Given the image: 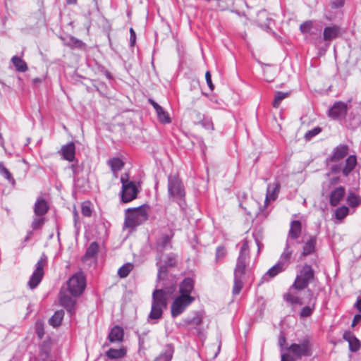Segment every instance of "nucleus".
Instances as JSON below:
<instances>
[{
    "instance_id": "f257e3e1",
    "label": "nucleus",
    "mask_w": 361,
    "mask_h": 361,
    "mask_svg": "<svg viewBox=\"0 0 361 361\" xmlns=\"http://www.w3.org/2000/svg\"><path fill=\"white\" fill-rule=\"evenodd\" d=\"M176 255L170 253L157 257V265L159 267L157 288L152 293L151 311L148 319L157 323L162 317L163 310L166 308L169 297L173 294L177 287V279L169 275L167 267L176 265Z\"/></svg>"
},
{
    "instance_id": "f03ea898",
    "label": "nucleus",
    "mask_w": 361,
    "mask_h": 361,
    "mask_svg": "<svg viewBox=\"0 0 361 361\" xmlns=\"http://www.w3.org/2000/svg\"><path fill=\"white\" fill-rule=\"evenodd\" d=\"M249 259L250 248L248 240L245 238L243 240L236 265L234 269L233 295L239 294L243 287V280L245 279L247 263Z\"/></svg>"
},
{
    "instance_id": "7ed1b4c3",
    "label": "nucleus",
    "mask_w": 361,
    "mask_h": 361,
    "mask_svg": "<svg viewBox=\"0 0 361 361\" xmlns=\"http://www.w3.org/2000/svg\"><path fill=\"white\" fill-rule=\"evenodd\" d=\"M168 195L169 199L177 202L182 209L185 208V188L182 180L176 175L170 174L168 176Z\"/></svg>"
},
{
    "instance_id": "20e7f679",
    "label": "nucleus",
    "mask_w": 361,
    "mask_h": 361,
    "mask_svg": "<svg viewBox=\"0 0 361 361\" xmlns=\"http://www.w3.org/2000/svg\"><path fill=\"white\" fill-rule=\"evenodd\" d=\"M314 279V271L309 264H305L297 274L291 289L302 290L305 289L308 284Z\"/></svg>"
},
{
    "instance_id": "39448f33",
    "label": "nucleus",
    "mask_w": 361,
    "mask_h": 361,
    "mask_svg": "<svg viewBox=\"0 0 361 361\" xmlns=\"http://www.w3.org/2000/svg\"><path fill=\"white\" fill-rule=\"evenodd\" d=\"M286 350L296 359H301L302 357H310L312 354V343L309 337H305L298 343H292Z\"/></svg>"
},
{
    "instance_id": "423d86ee",
    "label": "nucleus",
    "mask_w": 361,
    "mask_h": 361,
    "mask_svg": "<svg viewBox=\"0 0 361 361\" xmlns=\"http://www.w3.org/2000/svg\"><path fill=\"white\" fill-rule=\"evenodd\" d=\"M195 298L192 295H179L173 301L171 306V317L175 318L181 314Z\"/></svg>"
},
{
    "instance_id": "0eeeda50",
    "label": "nucleus",
    "mask_w": 361,
    "mask_h": 361,
    "mask_svg": "<svg viewBox=\"0 0 361 361\" xmlns=\"http://www.w3.org/2000/svg\"><path fill=\"white\" fill-rule=\"evenodd\" d=\"M121 182L122 183L121 192V202L127 203L135 199V183L132 180H129L128 173L121 175Z\"/></svg>"
},
{
    "instance_id": "6e6552de",
    "label": "nucleus",
    "mask_w": 361,
    "mask_h": 361,
    "mask_svg": "<svg viewBox=\"0 0 361 361\" xmlns=\"http://www.w3.org/2000/svg\"><path fill=\"white\" fill-rule=\"evenodd\" d=\"M86 286V280L82 272L79 271L73 274L68 281V288L73 296H78L84 291Z\"/></svg>"
},
{
    "instance_id": "1a4fd4ad",
    "label": "nucleus",
    "mask_w": 361,
    "mask_h": 361,
    "mask_svg": "<svg viewBox=\"0 0 361 361\" xmlns=\"http://www.w3.org/2000/svg\"><path fill=\"white\" fill-rule=\"evenodd\" d=\"M47 256L42 254L37 262L35 269L27 282V286L30 289H35L41 282L44 274V268L47 264Z\"/></svg>"
},
{
    "instance_id": "9d476101",
    "label": "nucleus",
    "mask_w": 361,
    "mask_h": 361,
    "mask_svg": "<svg viewBox=\"0 0 361 361\" xmlns=\"http://www.w3.org/2000/svg\"><path fill=\"white\" fill-rule=\"evenodd\" d=\"M180 325L187 328L188 331L195 329L200 337L205 335L206 329L202 326V317L199 312H196L192 318H185Z\"/></svg>"
},
{
    "instance_id": "9b49d317",
    "label": "nucleus",
    "mask_w": 361,
    "mask_h": 361,
    "mask_svg": "<svg viewBox=\"0 0 361 361\" xmlns=\"http://www.w3.org/2000/svg\"><path fill=\"white\" fill-rule=\"evenodd\" d=\"M357 164V158L355 155H350L345 161V164L333 165L331 167V171L333 173L342 172L344 176H348L355 168Z\"/></svg>"
},
{
    "instance_id": "f8f14e48",
    "label": "nucleus",
    "mask_w": 361,
    "mask_h": 361,
    "mask_svg": "<svg viewBox=\"0 0 361 361\" xmlns=\"http://www.w3.org/2000/svg\"><path fill=\"white\" fill-rule=\"evenodd\" d=\"M348 111V104L344 102L338 101L329 109L327 115L333 120L342 121L345 118Z\"/></svg>"
},
{
    "instance_id": "ddd939ff",
    "label": "nucleus",
    "mask_w": 361,
    "mask_h": 361,
    "mask_svg": "<svg viewBox=\"0 0 361 361\" xmlns=\"http://www.w3.org/2000/svg\"><path fill=\"white\" fill-rule=\"evenodd\" d=\"M296 243H300V241L295 242H289L286 240V247L284 248L283 252L281 255L279 262L280 263H283V265L286 268L289 266L291 262L292 255L293 253V247Z\"/></svg>"
},
{
    "instance_id": "4468645a",
    "label": "nucleus",
    "mask_w": 361,
    "mask_h": 361,
    "mask_svg": "<svg viewBox=\"0 0 361 361\" xmlns=\"http://www.w3.org/2000/svg\"><path fill=\"white\" fill-rule=\"evenodd\" d=\"M348 151L349 147L347 145H339L334 149L332 154L327 159L331 162L340 161L347 156Z\"/></svg>"
},
{
    "instance_id": "2eb2a0df",
    "label": "nucleus",
    "mask_w": 361,
    "mask_h": 361,
    "mask_svg": "<svg viewBox=\"0 0 361 361\" xmlns=\"http://www.w3.org/2000/svg\"><path fill=\"white\" fill-rule=\"evenodd\" d=\"M302 233V224L298 220H294L290 222V229L288 231L286 240L294 242L298 240Z\"/></svg>"
},
{
    "instance_id": "dca6fc26",
    "label": "nucleus",
    "mask_w": 361,
    "mask_h": 361,
    "mask_svg": "<svg viewBox=\"0 0 361 361\" xmlns=\"http://www.w3.org/2000/svg\"><path fill=\"white\" fill-rule=\"evenodd\" d=\"M135 227V207L128 208L126 210L125 221L123 229L128 230L131 233Z\"/></svg>"
},
{
    "instance_id": "f3484780",
    "label": "nucleus",
    "mask_w": 361,
    "mask_h": 361,
    "mask_svg": "<svg viewBox=\"0 0 361 361\" xmlns=\"http://www.w3.org/2000/svg\"><path fill=\"white\" fill-rule=\"evenodd\" d=\"M173 237V231H170L169 233H162L161 237L157 239L156 247L158 252H163L167 247L171 248V240Z\"/></svg>"
},
{
    "instance_id": "a211bd4d",
    "label": "nucleus",
    "mask_w": 361,
    "mask_h": 361,
    "mask_svg": "<svg viewBox=\"0 0 361 361\" xmlns=\"http://www.w3.org/2000/svg\"><path fill=\"white\" fill-rule=\"evenodd\" d=\"M59 301L60 304L63 306L71 314L75 313V306L76 302L75 299L68 295L66 293L61 291Z\"/></svg>"
},
{
    "instance_id": "6ab92c4d",
    "label": "nucleus",
    "mask_w": 361,
    "mask_h": 361,
    "mask_svg": "<svg viewBox=\"0 0 361 361\" xmlns=\"http://www.w3.org/2000/svg\"><path fill=\"white\" fill-rule=\"evenodd\" d=\"M307 293L310 296V300L308 302V305L302 307L300 312V317L305 318L310 317L314 312L315 309V303L317 300V298H313V291L310 289H307Z\"/></svg>"
},
{
    "instance_id": "aec40b11",
    "label": "nucleus",
    "mask_w": 361,
    "mask_h": 361,
    "mask_svg": "<svg viewBox=\"0 0 361 361\" xmlns=\"http://www.w3.org/2000/svg\"><path fill=\"white\" fill-rule=\"evenodd\" d=\"M287 268L280 263L279 261L275 265L271 267L262 276L264 281H269L271 279L276 276L280 273L284 271Z\"/></svg>"
},
{
    "instance_id": "412c9836",
    "label": "nucleus",
    "mask_w": 361,
    "mask_h": 361,
    "mask_svg": "<svg viewBox=\"0 0 361 361\" xmlns=\"http://www.w3.org/2000/svg\"><path fill=\"white\" fill-rule=\"evenodd\" d=\"M151 207L149 204H144L137 207V226L145 223L148 220Z\"/></svg>"
},
{
    "instance_id": "4be33fe9",
    "label": "nucleus",
    "mask_w": 361,
    "mask_h": 361,
    "mask_svg": "<svg viewBox=\"0 0 361 361\" xmlns=\"http://www.w3.org/2000/svg\"><path fill=\"white\" fill-rule=\"evenodd\" d=\"M49 206L46 200L39 197L34 204L35 216H44L49 211Z\"/></svg>"
},
{
    "instance_id": "5701e85b",
    "label": "nucleus",
    "mask_w": 361,
    "mask_h": 361,
    "mask_svg": "<svg viewBox=\"0 0 361 361\" xmlns=\"http://www.w3.org/2000/svg\"><path fill=\"white\" fill-rule=\"evenodd\" d=\"M345 190L343 186H339L333 190L330 194L329 203L331 206H337L344 197Z\"/></svg>"
},
{
    "instance_id": "b1692460",
    "label": "nucleus",
    "mask_w": 361,
    "mask_h": 361,
    "mask_svg": "<svg viewBox=\"0 0 361 361\" xmlns=\"http://www.w3.org/2000/svg\"><path fill=\"white\" fill-rule=\"evenodd\" d=\"M59 153L64 159L68 161H73L75 159V144L73 142H69L68 144L62 146Z\"/></svg>"
},
{
    "instance_id": "393cba45",
    "label": "nucleus",
    "mask_w": 361,
    "mask_h": 361,
    "mask_svg": "<svg viewBox=\"0 0 361 361\" xmlns=\"http://www.w3.org/2000/svg\"><path fill=\"white\" fill-rule=\"evenodd\" d=\"M317 240V238L316 235L310 236L309 239L303 245L301 254L302 257H306L314 252Z\"/></svg>"
},
{
    "instance_id": "a878e982",
    "label": "nucleus",
    "mask_w": 361,
    "mask_h": 361,
    "mask_svg": "<svg viewBox=\"0 0 361 361\" xmlns=\"http://www.w3.org/2000/svg\"><path fill=\"white\" fill-rule=\"evenodd\" d=\"M343 339L348 342L350 351L357 352L360 350L361 343L351 332H345L343 334Z\"/></svg>"
},
{
    "instance_id": "bb28decb",
    "label": "nucleus",
    "mask_w": 361,
    "mask_h": 361,
    "mask_svg": "<svg viewBox=\"0 0 361 361\" xmlns=\"http://www.w3.org/2000/svg\"><path fill=\"white\" fill-rule=\"evenodd\" d=\"M194 289V281L190 277L185 278L179 285L180 295H191Z\"/></svg>"
},
{
    "instance_id": "cd10ccee",
    "label": "nucleus",
    "mask_w": 361,
    "mask_h": 361,
    "mask_svg": "<svg viewBox=\"0 0 361 361\" xmlns=\"http://www.w3.org/2000/svg\"><path fill=\"white\" fill-rule=\"evenodd\" d=\"M174 352L171 344L166 345L163 351L155 358L154 361H171Z\"/></svg>"
},
{
    "instance_id": "c85d7f7f",
    "label": "nucleus",
    "mask_w": 361,
    "mask_h": 361,
    "mask_svg": "<svg viewBox=\"0 0 361 361\" xmlns=\"http://www.w3.org/2000/svg\"><path fill=\"white\" fill-rule=\"evenodd\" d=\"M107 164L111 168L114 178L118 177V171H121L124 166L123 161L119 158H112L109 159L107 161Z\"/></svg>"
},
{
    "instance_id": "c756f323",
    "label": "nucleus",
    "mask_w": 361,
    "mask_h": 361,
    "mask_svg": "<svg viewBox=\"0 0 361 361\" xmlns=\"http://www.w3.org/2000/svg\"><path fill=\"white\" fill-rule=\"evenodd\" d=\"M340 27L337 25L326 27L324 30L323 37L325 41H330L338 37Z\"/></svg>"
},
{
    "instance_id": "7c9ffc66",
    "label": "nucleus",
    "mask_w": 361,
    "mask_h": 361,
    "mask_svg": "<svg viewBox=\"0 0 361 361\" xmlns=\"http://www.w3.org/2000/svg\"><path fill=\"white\" fill-rule=\"evenodd\" d=\"M109 340L111 343L121 342L123 338V330L121 327L116 326L111 330L109 334Z\"/></svg>"
},
{
    "instance_id": "2f4dec72",
    "label": "nucleus",
    "mask_w": 361,
    "mask_h": 361,
    "mask_svg": "<svg viewBox=\"0 0 361 361\" xmlns=\"http://www.w3.org/2000/svg\"><path fill=\"white\" fill-rule=\"evenodd\" d=\"M279 185L275 184L274 185H269L267 190V195L265 199V204H267L270 200H275L279 192Z\"/></svg>"
},
{
    "instance_id": "473e14b6",
    "label": "nucleus",
    "mask_w": 361,
    "mask_h": 361,
    "mask_svg": "<svg viewBox=\"0 0 361 361\" xmlns=\"http://www.w3.org/2000/svg\"><path fill=\"white\" fill-rule=\"evenodd\" d=\"M63 316V310H61L56 311L54 315L49 319V324L53 327H58L61 325Z\"/></svg>"
},
{
    "instance_id": "72a5a7b5",
    "label": "nucleus",
    "mask_w": 361,
    "mask_h": 361,
    "mask_svg": "<svg viewBox=\"0 0 361 361\" xmlns=\"http://www.w3.org/2000/svg\"><path fill=\"white\" fill-rule=\"evenodd\" d=\"M11 62L18 72H25L27 70L26 63L17 56H14L11 58Z\"/></svg>"
},
{
    "instance_id": "f704fd0d",
    "label": "nucleus",
    "mask_w": 361,
    "mask_h": 361,
    "mask_svg": "<svg viewBox=\"0 0 361 361\" xmlns=\"http://www.w3.org/2000/svg\"><path fill=\"white\" fill-rule=\"evenodd\" d=\"M106 355L109 359L121 358L125 356L126 350L124 348H120V349L110 348L106 353Z\"/></svg>"
},
{
    "instance_id": "c9c22d12",
    "label": "nucleus",
    "mask_w": 361,
    "mask_h": 361,
    "mask_svg": "<svg viewBox=\"0 0 361 361\" xmlns=\"http://www.w3.org/2000/svg\"><path fill=\"white\" fill-rule=\"evenodd\" d=\"M157 118L159 121L161 123H170L171 122V119L168 114L161 106L160 110H156Z\"/></svg>"
},
{
    "instance_id": "e433bc0d",
    "label": "nucleus",
    "mask_w": 361,
    "mask_h": 361,
    "mask_svg": "<svg viewBox=\"0 0 361 361\" xmlns=\"http://www.w3.org/2000/svg\"><path fill=\"white\" fill-rule=\"evenodd\" d=\"M134 265L132 263H126L120 267L118 270V275L120 278H126L133 269Z\"/></svg>"
},
{
    "instance_id": "4c0bfd02",
    "label": "nucleus",
    "mask_w": 361,
    "mask_h": 361,
    "mask_svg": "<svg viewBox=\"0 0 361 361\" xmlns=\"http://www.w3.org/2000/svg\"><path fill=\"white\" fill-rule=\"evenodd\" d=\"M288 96H289L288 92H281V91L276 92L275 97L272 102L273 107L278 108L279 106V105L281 104V102H282V100H283Z\"/></svg>"
},
{
    "instance_id": "58836bf2",
    "label": "nucleus",
    "mask_w": 361,
    "mask_h": 361,
    "mask_svg": "<svg viewBox=\"0 0 361 361\" xmlns=\"http://www.w3.org/2000/svg\"><path fill=\"white\" fill-rule=\"evenodd\" d=\"M347 202L351 207H355L361 203V197L353 192H350L347 197Z\"/></svg>"
},
{
    "instance_id": "ea45409f",
    "label": "nucleus",
    "mask_w": 361,
    "mask_h": 361,
    "mask_svg": "<svg viewBox=\"0 0 361 361\" xmlns=\"http://www.w3.org/2000/svg\"><path fill=\"white\" fill-rule=\"evenodd\" d=\"M98 250H99L98 243L96 242H92L90 245V246L87 247L84 257L85 258H92V257H94L97 255Z\"/></svg>"
},
{
    "instance_id": "a19ab883",
    "label": "nucleus",
    "mask_w": 361,
    "mask_h": 361,
    "mask_svg": "<svg viewBox=\"0 0 361 361\" xmlns=\"http://www.w3.org/2000/svg\"><path fill=\"white\" fill-rule=\"evenodd\" d=\"M45 222L44 216H35L32 221L31 227L33 230L40 229Z\"/></svg>"
},
{
    "instance_id": "79ce46f5",
    "label": "nucleus",
    "mask_w": 361,
    "mask_h": 361,
    "mask_svg": "<svg viewBox=\"0 0 361 361\" xmlns=\"http://www.w3.org/2000/svg\"><path fill=\"white\" fill-rule=\"evenodd\" d=\"M284 300L287 301L288 302L290 303L291 305L298 304V305H302L303 302L299 297L294 295L293 294L290 293H288L284 295L283 296Z\"/></svg>"
},
{
    "instance_id": "37998d69",
    "label": "nucleus",
    "mask_w": 361,
    "mask_h": 361,
    "mask_svg": "<svg viewBox=\"0 0 361 361\" xmlns=\"http://www.w3.org/2000/svg\"><path fill=\"white\" fill-rule=\"evenodd\" d=\"M0 173L3 176L9 183L14 184L15 180L12 176L10 171L4 166L3 163L0 162Z\"/></svg>"
},
{
    "instance_id": "c03bdc74",
    "label": "nucleus",
    "mask_w": 361,
    "mask_h": 361,
    "mask_svg": "<svg viewBox=\"0 0 361 361\" xmlns=\"http://www.w3.org/2000/svg\"><path fill=\"white\" fill-rule=\"evenodd\" d=\"M349 209L346 206H342L336 209L335 216L337 219H344L348 214Z\"/></svg>"
},
{
    "instance_id": "a18cd8bd",
    "label": "nucleus",
    "mask_w": 361,
    "mask_h": 361,
    "mask_svg": "<svg viewBox=\"0 0 361 361\" xmlns=\"http://www.w3.org/2000/svg\"><path fill=\"white\" fill-rule=\"evenodd\" d=\"M322 132V128L315 127L313 129L308 130L304 135L305 139L307 141L311 140L314 137L317 135L319 133Z\"/></svg>"
},
{
    "instance_id": "49530a36",
    "label": "nucleus",
    "mask_w": 361,
    "mask_h": 361,
    "mask_svg": "<svg viewBox=\"0 0 361 361\" xmlns=\"http://www.w3.org/2000/svg\"><path fill=\"white\" fill-rule=\"evenodd\" d=\"M226 255V250L224 247L219 246L216 250L215 259L218 262L223 259Z\"/></svg>"
},
{
    "instance_id": "de8ad7c7",
    "label": "nucleus",
    "mask_w": 361,
    "mask_h": 361,
    "mask_svg": "<svg viewBox=\"0 0 361 361\" xmlns=\"http://www.w3.org/2000/svg\"><path fill=\"white\" fill-rule=\"evenodd\" d=\"M200 123H201L202 126L207 130H213L214 126L213 123L212 121V119L209 117H206L204 116H202V119L200 121Z\"/></svg>"
},
{
    "instance_id": "09e8293b",
    "label": "nucleus",
    "mask_w": 361,
    "mask_h": 361,
    "mask_svg": "<svg viewBox=\"0 0 361 361\" xmlns=\"http://www.w3.org/2000/svg\"><path fill=\"white\" fill-rule=\"evenodd\" d=\"M68 44L69 46H72V47H77V48H82L85 45L84 43L81 40H80L74 37H71L69 38Z\"/></svg>"
},
{
    "instance_id": "8fccbe9b",
    "label": "nucleus",
    "mask_w": 361,
    "mask_h": 361,
    "mask_svg": "<svg viewBox=\"0 0 361 361\" xmlns=\"http://www.w3.org/2000/svg\"><path fill=\"white\" fill-rule=\"evenodd\" d=\"M81 212L85 216H90L92 214V209L89 202H85L82 205Z\"/></svg>"
},
{
    "instance_id": "3c124183",
    "label": "nucleus",
    "mask_w": 361,
    "mask_h": 361,
    "mask_svg": "<svg viewBox=\"0 0 361 361\" xmlns=\"http://www.w3.org/2000/svg\"><path fill=\"white\" fill-rule=\"evenodd\" d=\"M312 27V23L310 21H306L302 23L300 26V30L302 33L309 32Z\"/></svg>"
},
{
    "instance_id": "603ef678",
    "label": "nucleus",
    "mask_w": 361,
    "mask_h": 361,
    "mask_svg": "<svg viewBox=\"0 0 361 361\" xmlns=\"http://www.w3.org/2000/svg\"><path fill=\"white\" fill-rule=\"evenodd\" d=\"M331 7L333 9L340 8L343 6L344 1L343 0H333L331 2Z\"/></svg>"
},
{
    "instance_id": "864d4df0",
    "label": "nucleus",
    "mask_w": 361,
    "mask_h": 361,
    "mask_svg": "<svg viewBox=\"0 0 361 361\" xmlns=\"http://www.w3.org/2000/svg\"><path fill=\"white\" fill-rule=\"evenodd\" d=\"M205 78H206V81H207V84L208 87H209L210 90L212 91L214 89V85L212 83V76H211V73L209 71L206 72Z\"/></svg>"
},
{
    "instance_id": "5fc2aeb1",
    "label": "nucleus",
    "mask_w": 361,
    "mask_h": 361,
    "mask_svg": "<svg viewBox=\"0 0 361 361\" xmlns=\"http://www.w3.org/2000/svg\"><path fill=\"white\" fill-rule=\"evenodd\" d=\"M295 359L290 353L281 355V361H295Z\"/></svg>"
},
{
    "instance_id": "6e6d98bb",
    "label": "nucleus",
    "mask_w": 361,
    "mask_h": 361,
    "mask_svg": "<svg viewBox=\"0 0 361 361\" xmlns=\"http://www.w3.org/2000/svg\"><path fill=\"white\" fill-rule=\"evenodd\" d=\"M252 235H253L255 243L258 247V251H259L261 249V247L262 246V244L261 243L260 239H259V233H257L254 232L252 233Z\"/></svg>"
},
{
    "instance_id": "4d7b16f0",
    "label": "nucleus",
    "mask_w": 361,
    "mask_h": 361,
    "mask_svg": "<svg viewBox=\"0 0 361 361\" xmlns=\"http://www.w3.org/2000/svg\"><path fill=\"white\" fill-rule=\"evenodd\" d=\"M130 44H131V46H133L135 43V32L134 31V29L133 27H131L130 29Z\"/></svg>"
},
{
    "instance_id": "13d9d810",
    "label": "nucleus",
    "mask_w": 361,
    "mask_h": 361,
    "mask_svg": "<svg viewBox=\"0 0 361 361\" xmlns=\"http://www.w3.org/2000/svg\"><path fill=\"white\" fill-rule=\"evenodd\" d=\"M361 321V314H355L354 319L352 322V326H355L357 324H358Z\"/></svg>"
},
{
    "instance_id": "bf43d9fd",
    "label": "nucleus",
    "mask_w": 361,
    "mask_h": 361,
    "mask_svg": "<svg viewBox=\"0 0 361 361\" xmlns=\"http://www.w3.org/2000/svg\"><path fill=\"white\" fill-rule=\"evenodd\" d=\"M148 102L152 105L154 110H160V105L157 104L155 101H154L152 99L149 98L148 99Z\"/></svg>"
},
{
    "instance_id": "052dcab7",
    "label": "nucleus",
    "mask_w": 361,
    "mask_h": 361,
    "mask_svg": "<svg viewBox=\"0 0 361 361\" xmlns=\"http://www.w3.org/2000/svg\"><path fill=\"white\" fill-rule=\"evenodd\" d=\"M148 102L152 105L154 110H160V105L157 104L155 101H154L152 99L149 98L148 99Z\"/></svg>"
},
{
    "instance_id": "680f3d73",
    "label": "nucleus",
    "mask_w": 361,
    "mask_h": 361,
    "mask_svg": "<svg viewBox=\"0 0 361 361\" xmlns=\"http://www.w3.org/2000/svg\"><path fill=\"white\" fill-rule=\"evenodd\" d=\"M286 337L283 335H281L280 337H279V346L283 348V345L286 344Z\"/></svg>"
},
{
    "instance_id": "e2e57ef3",
    "label": "nucleus",
    "mask_w": 361,
    "mask_h": 361,
    "mask_svg": "<svg viewBox=\"0 0 361 361\" xmlns=\"http://www.w3.org/2000/svg\"><path fill=\"white\" fill-rule=\"evenodd\" d=\"M355 307L358 311L361 312V298L357 300V302L355 303Z\"/></svg>"
},
{
    "instance_id": "0e129e2a",
    "label": "nucleus",
    "mask_w": 361,
    "mask_h": 361,
    "mask_svg": "<svg viewBox=\"0 0 361 361\" xmlns=\"http://www.w3.org/2000/svg\"><path fill=\"white\" fill-rule=\"evenodd\" d=\"M142 183L141 180H137V188H136V190H137V194L139 192V188H140V183Z\"/></svg>"
},
{
    "instance_id": "69168bd1",
    "label": "nucleus",
    "mask_w": 361,
    "mask_h": 361,
    "mask_svg": "<svg viewBox=\"0 0 361 361\" xmlns=\"http://www.w3.org/2000/svg\"><path fill=\"white\" fill-rule=\"evenodd\" d=\"M68 4H74L77 2V0H66Z\"/></svg>"
},
{
    "instance_id": "338daca9",
    "label": "nucleus",
    "mask_w": 361,
    "mask_h": 361,
    "mask_svg": "<svg viewBox=\"0 0 361 361\" xmlns=\"http://www.w3.org/2000/svg\"><path fill=\"white\" fill-rule=\"evenodd\" d=\"M31 235H32V232L31 231L28 232V233L25 238V240H28L30 239V238L31 237Z\"/></svg>"
},
{
    "instance_id": "774afa93",
    "label": "nucleus",
    "mask_w": 361,
    "mask_h": 361,
    "mask_svg": "<svg viewBox=\"0 0 361 361\" xmlns=\"http://www.w3.org/2000/svg\"><path fill=\"white\" fill-rule=\"evenodd\" d=\"M142 344H143V341H142V340L140 338H139V345H140V348H142Z\"/></svg>"
}]
</instances>
